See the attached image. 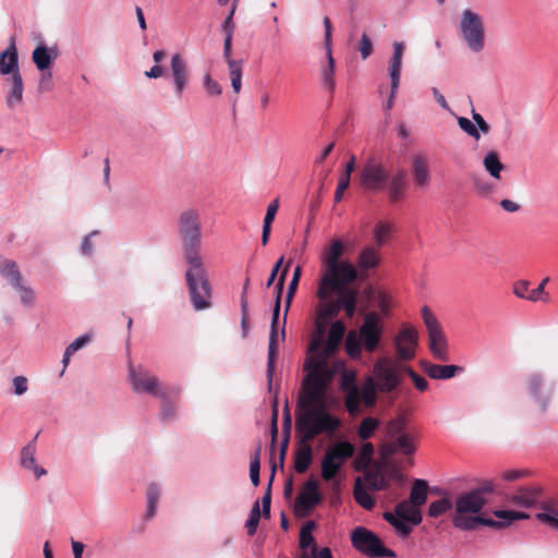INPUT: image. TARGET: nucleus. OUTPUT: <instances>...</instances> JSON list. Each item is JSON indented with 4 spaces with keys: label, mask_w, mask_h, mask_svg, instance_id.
Masks as SVG:
<instances>
[{
    "label": "nucleus",
    "mask_w": 558,
    "mask_h": 558,
    "mask_svg": "<svg viewBox=\"0 0 558 558\" xmlns=\"http://www.w3.org/2000/svg\"><path fill=\"white\" fill-rule=\"evenodd\" d=\"M390 232H391V226L388 222L379 221L376 223V226L374 228V238L379 247L387 240Z\"/></svg>",
    "instance_id": "4d7b16f0"
},
{
    "label": "nucleus",
    "mask_w": 558,
    "mask_h": 558,
    "mask_svg": "<svg viewBox=\"0 0 558 558\" xmlns=\"http://www.w3.org/2000/svg\"><path fill=\"white\" fill-rule=\"evenodd\" d=\"M513 294L522 300L530 301V282L527 280H519L513 284Z\"/></svg>",
    "instance_id": "680f3d73"
},
{
    "label": "nucleus",
    "mask_w": 558,
    "mask_h": 558,
    "mask_svg": "<svg viewBox=\"0 0 558 558\" xmlns=\"http://www.w3.org/2000/svg\"><path fill=\"white\" fill-rule=\"evenodd\" d=\"M340 389L345 392L344 404L350 415L360 412V389L355 384V373L344 371L340 379Z\"/></svg>",
    "instance_id": "6ab92c4d"
},
{
    "label": "nucleus",
    "mask_w": 558,
    "mask_h": 558,
    "mask_svg": "<svg viewBox=\"0 0 558 558\" xmlns=\"http://www.w3.org/2000/svg\"><path fill=\"white\" fill-rule=\"evenodd\" d=\"M483 166L492 178L496 180H499L501 178V171L504 170L505 167L496 151H488L484 156Z\"/></svg>",
    "instance_id": "e433bc0d"
},
{
    "label": "nucleus",
    "mask_w": 558,
    "mask_h": 558,
    "mask_svg": "<svg viewBox=\"0 0 558 558\" xmlns=\"http://www.w3.org/2000/svg\"><path fill=\"white\" fill-rule=\"evenodd\" d=\"M333 293L339 295L337 299L339 311L344 310L345 315L348 317H352L356 308V291L352 289H344L340 291H333Z\"/></svg>",
    "instance_id": "473e14b6"
},
{
    "label": "nucleus",
    "mask_w": 558,
    "mask_h": 558,
    "mask_svg": "<svg viewBox=\"0 0 558 558\" xmlns=\"http://www.w3.org/2000/svg\"><path fill=\"white\" fill-rule=\"evenodd\" d=\"M53 57L45 46H37L33 51V61L40 71L48 70Z\"/></svg>",
    "instance_id": "c03bdc74"
},
{
    "label": "nucleus",
    "mask_w": 558,
    "mask_h": 558,
    "mask_svg": "<svg viewBox=\"0 0 558 558\" xmlns=\"http://www.w3.org/2000/svg\"><path fill=\"white\" fill-rule=\"evenodd\" d=\"M313 460V451L307 442H304L294 452V470L302 474L307 471Z\"/></svg>",
    "instance_id": "f704fd0d"
},
{
    "label": "nucleus",
    "mask_w": 558,
    "mask_h": 558,
    "mask_svg": "<svg viewBox=\"0 0 558 558\" xmlns=\"http://www.w3.org/2000/svg\"><path fill=\"white\" fill-rule=\"evenodd\" d=\"M539 511L535 514L536 520L544 526L558 531V500L550 498L538 505Z\"/></svg>",
    "instance_id": "5701e85b"
},
{
    "label": "nucleus",
    "mask_w": 558,
    "mask_h": 558,
    "mask_svg": "<svg viewBox=\"0 0 558 558\" xmlns=\"http://www.w3.org/2000/svg\"><path fill=\"white\" fill-rule=\"evenodd\" d=\"M289 269V264L283 268L281 275L279 276V279L275 286L276 290V301L272 312V318H271V329L269 335V345H268V361H267V381H268V390L269 392L272 391V376L275 372V362H276V341H277V323L279 318V312H280V302H281V294L283 291L284 280L286 276Z\"/></svg>",
    "instance_id": "6e6552de"
},
{
    "label": "nucleus",
    "mask_w": 558,
    "mask_h": 558,
    "mask_svg": "<svg viewBox=\"0 0 558 558\" xmlns=\"http://www.w3.org/2000/svg\"><path fill=\"white\" fill-rule=\"evenodd\" d=\"M374 454V446L371 442H364L354 460L356 471H366L369 468Z\"/></svg>",
    "instance_id": "ea45409f"
},
{
    "label": "nucleus",
    "mask_w": 558,
    "mask_h": 558,
    "mask_svg": "<svg viewBox=\"0 0 558 558\" xmlns=\"http://www.w3.org/2000/svg\"><path fill=\"white\" fill-rule=\"evenodd\" d=\"M330 375L314 371L305 374L302 380L295 420L302 442H308L320 434H333L341 426V420L328 410L331 404H338L337 398L327 395L333 381Z\"/></svg>",
    "instance_id": "f257e3e1"
},
{
    "label": "nucleus",
    "mask_w": 558,
    "mask_h": 558,
    "mask_svg": "<svg viewBox=\"0 0 558 558\" xmlns=\"http://www.w3.org/2000/svg\"><path fill=\"white\" fill-rule=\"evenodd\" d=\"M359 50L361 52L362 59H367L373 51V43L367 34H363L360 40Z\"/></svg>",
    "instance_id": "69168bd1"
},
{
    "label": "nucleus",
    "mask_w": 558,
    "mask_h": 558,
    "mask_svg": "<svg viewBox=\"0 0 558 558\" xmlns=\"http://www.w3.org/2000/svg\"><path fill=\"white\" fill-rule=\"evenodd\" d=\"M458 33L466 48L480 53L485 48V24L483 17L475 11L465 9L460 16Z\"/></svg>",
    "instance_id": "423d86ee"
},
{
    "label": "nucleus",
    "mask_w": 558,
    "mask_h": 558,
    "mask_svg": "<svg viewBox=\"0 0 558 558\" xmlns=\"http://www.w3.org/2000/svg\"><path fill=\"white\" fill-rule=\"evenodd\" d=\"M360 389V402L362 401L366 407H373L377 401L378 386L375 378L367 376Z\"/></svg>",
    "instance_id": "72a5a7b5"
},
{
    "label": "nucleus",
    "mask_w": 558,
    "mask_h": 558,
    "mask_svg": "<svg viewBox=\"0 0 558 558\" xmlns=\"http://www.w3.org/2000/svg\"><path fill=\"white\" fill-rule=\"evenodd\" d=\"M549 277H545L537 288L531 290L530 301L538 302L542 301L544 303H548L550 301V296L547 292H545V287L549 282Z\"/></svg>",
    "instance_id": "5fc2aeb1"
},
{
    "label": "nucleus",
    "mask_w": 558,
    "mask_h": 558,
    "mask_svg": "<svg viewBox=\"0 0 558 558\" xmlns=\"http://www.w3.org/2000/svg\"><path fill=\"white\" fill-rule=\"evenodd\" d=\"M359 339L367 352L372 353L377 349L381 339V328L376 313L371 312L365 315L359 330Z\"/></svg>",
    "instance_id": "dca6fc26"
},
{
    "label": "nucleus",
    "mask_w": 558,
    "mask_h": 558,
    "mask_svg": "<svg viewBox=\"0 0 558 558\" xmlns=\"http://www.w3.org/2000/svg\"><path fill=\"white\" fill-rule=\"evenodd\" d=\"M426 374L433 379H449L462 372V367L457 365H439L426 363L424 366Z\"/></svg>",
    "instance_id": "7c9ffc66"
},
{
    "label": "nucleus",
    "mask_w": 558,
    "mask_h": 558,
    "mask_svg": "<svg viewBox=\"0 0 558 558\" xmlns=\"http://www.w3.org/2000/svg\"><path fill=\"white\" fill-rule=\"evenodd\" d=\"M363 472L365 484L368 489L377 492L387 488L388 481L386 480L383 468L380 465L366 469V471Z\"/></svg>",
    "instance_id": "c756f323"
},
{
    "label": "nucleus",
    "mask_w": 558,
    "mask_h": 558,
    "mask_svg": "<svg viewBox=\"0 0 558 558\" xmlns=\"http://www.w3.org/2000/svg\"><path fill=\"white\" fill-rule=\"evenodd\" d=\"M300 558H333L330 548L323 547L318 549L316 546L312 548L311 555L303 554Z\"/></svg>",
    "instance_id": "774afa93"
},
{
    "label": "nucleus",
    "mask_w": 558,
    "mask_h": 558,
    "mask_svg": "<svg viewBox=\"0 0 558 558\" xmlns=\"http://www.w3.org/2000/svg\"><path fill=\"white\" fill-rule=\"evenodd\" d=\"M384 519L389 523L391 524L395 530L401 535V536H408L411 531H412V526L410 524H408L407 522L400 520L396 513H391V512H385L384 513Z\"/></svg>",
    "instance_id": "3c124183"
},
{
    "label": "nucleus",
    "mask_w": 558,
    "mask_h": 558,
    "mask_svg": "<svg viewBox=\"0 0 558 558\" xmlns=\"http://www.w3.org/2000/svg\"><path fill=\"white\" fill-rule=\"evenodd\" d=\"M328 299L329 298H327L326 300H320L322 302H324V305L322 306V308L319 310V313H318L317 323H316L317 326H318V324H322V326H326L328 320L336 317L340 312L337 300L330 301Z\"/></svg>",
    "instance_id": "79ce46f5"
},
{
    "label": "nucleus",
    "mask_w": 558,
    "mask_h": 558,
    "mask_svg": "<svg viewBox=\"0 0 558 558\" xmlns=\"http://www.w3.org/2000/svg\"><path fill=\"white\" fill-rule=\"evenodd\" d=\"M486 504L487 498H482L472 490L458 495L450 515L452 525L460 531H474L478 526L499 529L501 522L483 517L482 511Z\"/></svg>",
    "instance_id": "39448f33"
},
{
    "label": "nucleus",
    "mask_w": 558,
    "mask_h": 558,
    "mask_svg": "<svg viewBox=\"0 0 558 558\" xmlns=\"http://www.w3.org/2000/svg\"><path fill=\"white\" fill-rule=\"evenodd\" d=\"M404 52V44L401 41L393 43V52L390 59V64L388 68V73L390 76V95L385 105V109L387 111L391 110L395 105V98L398 93L400 76H401V68H402V58Z\"/></svg>",
    "instance_id": "f3484780"
},
{
    "label": "nucleus",
    "mask_w": 558,
    "mask_h": 558,
    "mask_svg": "<svg viewBox=\"0 0 558 558\" xmlns=\"http://www.w3.org/2000/svg\"><path fill=\"white\" fill-rule=\"evenodd\" d=\"M354 454V446L349 441H339L329 448L322 461V477L331 481L345 461Z\"/></svg>",
    "instance_id": "9b49d317"
},
{
    "label": "nucleus",
    "mask_w": 558,
    "mask_h": 558,
    "mask_svg": "<svg viewBox=\"0 0 558 558\" xmlns=\"http://www.w3.org/2000/svg\"><path fill=\"white\" fill-rule=\"evenodd\" d=\"M160 496V489L156 484H150L147 488V510L145 513V520H150L156 514L157 505Z\"/></svg>",
    "instance_id": "a18cd8bd"
},
{
    "label": "nucleus",
    "mask_w": 558,
    "mask_h": 558,
    "mask_svg": "<svg viewBox=\"0 0 558 558\" xmlns=\"http://www.w3.org/2000/svg\"><path fill=\"white\" fill-rule=\"evenodd\" d=\"M361 186L369 192H387L390 203L399 202L409 187L407 171L402 168L393 172L379 161H368L360 173Z\"/></svg>",
    "instance_id": "20e7f679"
},
{
    "label": "nucleus",
    "mask_w": 558,
    "mask_h": 558,
    "mask_svg": "<svg viewBox=\"0 0 558 558\" xmlns=\"http://www.w3.org/2000/svg\"><path fill=\"white\" fill-rule=\"evenodd\" d=\"M362 342L356 337L355 332L351 331L345 340V350L350 357L359 359L362 352Z\"/></svg>",
    "instance_id": "864d4df0"
},
{
    "label": "nucleus",
    "mask_w": 558,
    "mask_h": 558,
    "mask_svg": "<svg viewBox=\"0 0 558 558\" xmlns=\"http://www.w3.org/2000/svg\"><path fill=\"white\" fill-rule=\"evenodd\" d=\"M20 293L21 302L26 306H32L35 301L34 290L24 282L15 289Z\"/></svg>",
    "instance_id": "052dcab7"
},
{
    "label": "nucleus",
    "mask_w": 558,
    "mask_h": 558,
    "mask_svg": "<svg viewBox=\"0 0 558 558\" xmlns=\"http://www.w3.org/2000/svg\"><path fill=\"white\" fill-rule=\"evenodd\" d=\"M411 173L415 187L425 190L430 185L432 172L429 158L426 154L418 153L412 156Z\"/></svg>",
    "instance_id": "aec40b11"
},
{
    "label": "nucleus",
    "mask_w": 558,
    "mask_h": 558,
    "mask_svg": "<svg viewBox=\"0 0 558 558\" xmlns=\"http://www.w3.org/2000/svg\"><path fill=\"white\" fill-rule=\"evenodd\" d=\"M373 378L378 386V391L388 393L398 388L401 383V377L392 364L387 357L378 359L373 366Z\"/></svg>",
    "instance_id": "4468645a"
},
{
    "label": "nucleus",
    "mask_w": 558,
    "mask_h": 558,
    "mask_svg": "<svg viewBox=\"0 0 558 558\" xmlns=\"http://www.w3.org/2000/svg\"><path fill=\"white\" fill-rule=\"evenodd\" d=\"M129 377L135 392H145L160 399L172 393L169 387L163 386L155 375L144 368L130 367Z\"/></svg>",
    "instance_id": "ddd939ff"
},
{
    "label": "nucleus",
    "mask_w": 558,
    "mask_h": 558,
    "mask_svg": "<svg viewBox=\"0 0 558 558\" xmlns=\"http://www.w3.org/2000/svg\"><path fill=\"white\" fill-rule=\"evenodd\" d=\"M379 425V421L375 417H365L362 420L357 434L362 440L368 439Z\"/></svg>",
    "instance_id": "8fccbe9b"
},
{
    "label": "nucleus",
    "mask_w": 558,
    "mask_h": 558,
    "mask_svg": "<svg viewBox=\"0 0 558 558\" xmlns=\"http://www.w3.org/2000/svg\"><path fill=\"white\" fill-rule=\"evenodd\" d=\"M13 392L15 396H22L28 390V379L25 376H15L12 379Z\"/></svg>",
    "instance_id": "0e129e2a"
},
{
    "label": "nucleus",
    "mask_w": 558,
    "mask_h": 558,
    "mask_svg": "<svg viewBox=\"0 0 558 558\" xmlns=\"http://www.w3.org/2000/svg\"><path fill=\"white\" fill-rule=\"evenodd\" d=\"M89 341H90V336L89 335H87V333L82 335L78 338H76L74 341H72L66 347L65 350L69 351V353L74 354L76 351H78L80 349L85 347Z\"/></svg>",
    "instance_id": "338daca9"
},
{
    "label": "nucleus",
    "mask_w": 558,
    "mask_h": 558,
    "mask_svg": "<svg viewBox=\"0 0 558 558\" xmlns=\"http://www.w3.org/2000/svg\"><path fill=\"white\" fill-rule=\"evenodd\" d=\"M229 74L231 86L235 94H239L242 87V61L229 62Z\"/></svg>",
    "instance_id": "09e8293b"
},
{
    "label": "nucleus",
    "mask_w": 558,
    "mask_h": 558,
    "mask_svg": "<svg viewBox=\"0 0 558 558\" xmlns=\"http://www.w3.org/2000/svg\"><path fill=\"white\" fill-rule=\"evenodd\" d=\"M175 417V407L168 401V397L162 399V408L159 412V418L162 422L171 421Z\"/></svg>",
    "instance_id": "e2e57ef3"
},
{
    "label": "nucleus",
    "mask_w": 558,
    "mask_h": 558,
    "mask_svg": "<svg viewBox=\"0 0 558 558\" xmlns=\"http://www.w3.org/2000/svg\"><path fill=\"white\" fill-rule=\"evenodd\" d=\"M421 312L428 332L429 349L433 355L439 361H448V343L438 319L427 306H423Z\"/></svg>",
    "instance_id": "f8f14e48"
},
{
    "label": "nucleus",
    "mask_w": 558,
    "mask_h": 558,
    "mask_svg": "<svg viewBox=\"0 0 558 558\" xmlns=\"http://www.w3.org/2000/svg\"><path fill=\"white\" fill-rule=\"evenodd\" d=\"M427 482L424 480H415L411 487L409 501L412 506L418 507L423 506L427 499Z\"/></svg>",
    "instance_id": "c9c22d12"
},
{
    "label": "nucleus",
    "mask_w": 558,
    "mask_h": 558,
    "mask_svg": "<svg viewBox=\"0 0 558 558\" xmlns=\"http://www.w3.org/2000/svg\"><path fill=\"white\" fill-rule=\"evenodd\" d=\"M393 343L399 359L410 361L415 356L417 331L411 326H404L396 336Z\"/></svg>",
    "instance_id": "a211bd4d"
},
{
    "label": "nucleus",
    "mask_w": 558,
    "mask_h": 558,
    "mask_svg": "<svg viewBox=\"0 0 558 558\" xmlns=\"http://www.w3.org/2000/svg\"><path fill=\"white\" fill-rule=\"evenodd\" d=\"M556 383L542 374H532L526 378V391L531 400L542 413L548 411Z\"/></svg>",
    "instance_id": "9d476101"
},
{
    "label": "nucleus",
    "mask_w": 558,
    "mask_h": 558,
    "mask_svg": "<svg viewBox=\"0 0 558 558\" xmlns=\"http://www.w3.org/2000/svg\"><path fill=\"white\" fill-rule=\"evenodd\" d=\"M449 510L453 511V502L449 497H444L430 502L428 508V515L432 518H437Z\"/></svg>",
    "instance_id": "de8ad7c7"
},
{
    "label": "nucleus",
    "mask_w": 558,
    "mask_h": 558,
    "mask_svg": "<svg viewBox=\"0 0 558 558\" xmlns=\"http://www.w3.org/2000/svg\"><path fill=\"white\" fill-rule=\"evenodd\" d=\"M19 72V57L15 43L12 39L9 47L0 53V74L13 75Z\"/></svg>",
    "instance_id": "a878e982"
},
{
    "label": "nucleus",
    "mask_w": 558,
    "mask_h": 558,
    "mask_svg": "<svg viewBox=\"0 0 558 558\" xmlns=\"http://www.w3.org/2000/svg\"><path fill=\"white\" fill-rule=\"evenodd\" d=\"M203 87L209 96H220L222 88L220 84L215 81L209 74H205L203 77Z\"/></svg>",
    "instance_id": "bf43d9fd"
},
{
    "label": "nucleus",
    "mask_w": 558,
    "mask_h": 558,
    "mask_svg": "<svg viewBox=\"0 0 558 558\" xmlns=\"http://www.w3.org/2000/svg\"><path fill=\"white\" fill-rule=\"evenodd\" d=\"M315 526H316V524L314 521H307L302 526V529L300 531V539H299L300 547L302 549H306L313 544L314 536L312 533H313V530L315 529Z\"/></svg>",
    "instance_id": "603ef678"
},
{
    "label": "nucleus",
    "mask_w": 558,
    "mask_h": 558,
    "mask_svg": "<svg viewBox=\"0 0 558 558\" xmlns=\"http://www.w3.org/2000/svg\"><path fill=\"white\" fill-rule=\"evenodd\" d=\"M0 275L16 289L23 282V276L14 260L7 259L0 264Z\"/></svg>",
    "instance_id": "2f4dec72"
},
{
    "label": "nucleus",
    "mask_w": 558,
    "mask_h": 558,
    "mask_svg": "<svg viewBox=\"0 0 558 558\" xmlns=\"http://www.w3.org/2000/svg\"><path fill=\"white\" fill-rule=\"evenodd\" d=\"M494 515L501 520L500 522L502 525L500 527L509 525L513 521L525 520L530 518L527 513L517 510H496L494 511Z\"/></svg>",
    "instance_id": "49530a36"
},
{
    "label": "nucleus",
    "mask_w": 558,
    "mask_h": 558,
    "mask_svg": "<svg viewBox=\"0 0 558 558\" xmlns=\"http://www.w3.org/2000/svg\"><path fill=\"white\" fill-rule=\"evenodd\" d=\"M415 437L410 434H400L383 448L385 454L403 453L411 456L416 451Z\"/></svg>",
    "instance_id": "393cba45"
},
{
    "label": "nucleus",
    "mask_w": 558,
    "mask_h": 558,
    "mask_svg": "<svg viewBox=\"0 0 558 558\" xmlns=\"http://www.w3.org/2000/svg\"><path fill=\"white\" fill-rule=\"evenodd\" d=\"M353 495L355 501L366 510H371L375 506V500L367 493V490L362 486V481L357 477L354 482Z\"/></svg>",
    "instance_id": "a19ab883"
},
{
    "label": "nucleus",
    "mask_w": 558,
    "mask_h": 558,
    "mask_svg": "<svg viewBox=\"0 0 558 558\" xmlns=\"http://www.w3.org/2000/svg\"><path fill=\"white\" fill-rule=\"evenodd\" d=\"M259 456H260V448H258L254 456L252 457L251 459V463H250V477H251V482L252 484L256 487L259 485V471H260V461H259Z\"/></svg>",
    "instance_id": "6e6d98bb"
},
{
    "label": "nucleus",
    "mask_w": 558,
    "mask_h": 558,
    "mask_svg": "<svg viewBox=\"0 0 558 558\" xmlns=\"http://www.w3.org/2000/svg\"><path fill=\"white\" fill-rule=\"evenodd\" d=\"M351 542L356 550L368 557H396L395 551L386 548L375 533L363 526H357L352 531Z\"/></svg>",
    "instance_id": "1a4fd4ad"
},
{
    "label": "nucleus",
    "mask_w": 558,
    "mask_h": 558,
    "mask_svg": "<svg viewBox=\"0 0 558 558\" xmlns=\"http://www.w3.org/2000/svg\"><path fill=\"white\" fill-rule=\"evenodd\" d=\"M322 500L323 496L318 490V482L315 478L307 480L295 499V515L300 518L308 515Z\"/></svg>",
    "instance_id": "2eb2a0df"
},
{
    "label": "nucleus",
    "mask_w": 558,
    "mask_h": 558,
    "mask_svg": "<svg viewBox=\"0 0 558 558\" xmlns=\"http://www.w3.org/2000/svg\"><path fill=\"white\" fill-rule=\"evenodd\" d=\"M356 278L355 267L349 262H341L337 265L333 274H330V270H325L319 280L317 298L326 300L333 291L348 289L345 286L355 281Z\"/></svg>",
    "instance_id": "0eeeda50"
},
{
    "label": "nucleus",
    "mask_w": 558,
    "mask_h": 558,
    "mask_svg": "<svg viewBox=\"0 0 558 558\" xmlns=\"http://www.w3.org/2000/svg\"><path fill=\"white\" fill-rule=\"evenodd\" d=\"M8 82L10 83V87L5 96V102L10 109H13L20 105L23 99L24 86L20 72L13 73V75L8 78Z\"/></svg>",
    "instance_id": "bb28decb"
},
{
    "label": "nucleus",
    "mask_w": 558,
    "mask_h": 558,
    "mask_svg": "<svg viewBox=\"0 0 558 558\" xmlns=\"http://www.w3.org/2000/svg\"><path fill=\"white\" fill-rule=\"evenodd\" d=\"M171 78L173 90L178 98H181L190 82L189 68L180 53H174L170 61Z\"/></svg>",
    "instance_id": "412c9836"
},
{
    "label": "nucleus",
    "mask_w": 558,
    "mask_h": 558,
    "mask_svg": "<svg viewBox=\"0 0 558 558\" xmlns=\"http://www.w3.org/2000/svg\"><path fill=\"white\" fill-rule=\"evenodd\" d=\"M178 227L183 257L187 264L185 280L191 302L195 311H203L211 305V288L207 270L199 253L202 245V225L198 211L195 209L182 211L179 217Z\"/></svg>",
    "instance_id": "f03ea898"
},
{
    "label": "nucleus",
    "mask_w": 558,
    "mask_h": 558,
    "mask_svg": "<svg viewBox=\"0 0 558 558\" xmlns=\"http://www.w3.org/2000/svg\"><path fill=\"white\" fill-rule=\"evenodd\" d=\"M378 250L374 247H365L359 255L357 266L362 270L373 269L379 264Z\"/></svg>",
    "instance_id": "4c0bfd02"
},
{
    "label": "nucleus",
    "mask_w": 558,
    "mask_h": 558,
    "mask_svg": "<svg viewBox=\"0 0 558 558\" xmlns=\"http://www.w3.org/2000/svg\"><path fill=\"white\" fill-rule=\"evenodd\" d=\"M325 330L326 327L318 324L317 331L313 335L308 345L304 372L305 374H311L314 371L330 373V379H333L337 373L344 368L342 361H330V357L343 339L345 326L341 320L333 322L329 328L327 340H325Z\"/></svg>",
    "instance_id": "7ed1b4c3"
},
{
    "label": "nucleus",
    "mask_w": 558,
    "mask_h": 558,
    "mask_svg": "<svg viewBox=\"0 0 558 558\" xmlns=\"http://www.w3.org/2000/svg\"><path fill=\"white\" fill-rule=\"evenodd\" d=\"M396 515L408 524L418 525L422 522L420 510L412 506L409 500H402L395 507Z\"/></svg>",
    "instance_id": "cd10ccee"
},
{
    "label": "nucleus",
    "mask_w": 558,
    "mask_h": 558,
    "mask_svg": "<svg viewBox=\"0 0 558 558\" xmlns=\"http://www.w3.org/2000/svg\"><path fill=\"white\" fill-rule=\"evenodd\" d=\"M38 437V434L35 436V438L28 442L26 446H24L20 453V463L22 468L29 470L34 473L36 478H40L41 476L47 474V470L43 466H39L36 462V439Z\"/></svg>",
    "instance_id": "b1692460"
},
{
    "label": "nucleus",
    "mask_w": 558,
    "mask_h": 558,
    "mask_svg": "<svg viewBox=\"0 0 558 558\" xmlns=\"http://www.w3.org/2000/svg\"><path fill=\"white\" fill-rule=\"evenodd\" d=\"M279 209V201L274 199L267 207L266 215L264 218L263 223V231H262V244L266 245L269 241V235L271 232V223L277 215V211Z\"/></svg>",
    "instance_id": "58836bf2"
},
{
    "label": "nucleus",
    "mask_w": 558,
    "mask_h": 558,
    "mask_svg": "<svg viewBox=\"0 0 558 558\" xmlns=\"http://www.w3.org/2000/svg\"><path fill=\"white\" fill-rule=\"evenodd\" d=\"M343 253V244L340 240L331 241L330 245L325 248L323 255V263L325 264V270H330V274H333L337 265L341 262L339 260Z\"/></svg>",
    "instance_id": "c85d7f7f"
},
{
    "label": "nucleus",
    "mask_w": 558,
    "mask_h": 558,
    "mask_svg": "<svg viewBox=\"0 0 558 558\" xmlns=\"http://www.w3.org/2000/svg\"><path fill=\"white\" fill-rule=\"evenodd\" d=\"M327 53V65L322 70L320 77L325 87L328 88L329 92H332L336 86L335 82V59L332 57L331 50L326 51Z\"/></svg>",
    "instance_id": "37998d69"
},
{
    "label": "nucleus",
    "mask_w": 558,
    "mask_h": 558,
    "mask_svg": "<svg viewBox=\"0 0 558 558\" xmlns=\"http://www.w3.org/2000/svg\"><path fill=\"white\" fill-rule=\"evenodd\" d=\"M458 125L460 129L465 132L469 136L478 141L481 138V134L478 133V129H476L475 124L468 118L459 117Z\"/></svg>",
    "instance_id": "13d9d810"
},
{
    "label": "nucleus",
    "mask_w": 558,
    "mask_h": 558,
    "mask_svg": "<svg viewBox=\"0 0 558 558\" xmlns=\"http://www.w3.org/2000/svg\"><path fill=\"white\" fill-rule=\"evenodd\" d=\"M543 496V487L541 485L520 486L513 493L508 495L507 500L522 508H531L539 505L538 501Z\"/></svg>",
    "instance_id": "4be33fe9"
}]
</instances>
